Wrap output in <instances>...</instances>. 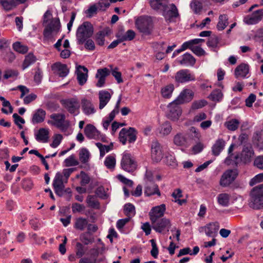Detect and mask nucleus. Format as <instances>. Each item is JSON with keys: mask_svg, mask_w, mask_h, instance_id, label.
I'll list each match as a JSON object with an SVG mask.
<instances>
[{"mask_svg": "<svg viewBox=\"0 0 263 263\" xmlns=\"http://www.w3.org/2000/svg\"><path fill=\"white\" fill-rule=\"evenodd\" d=\"M86 202L89 207L96 209L100 208V203L95 196L88 195L86 199Z\"/></svg>", "mask_w": 263, "mask_h": 263, "instance_id": "nucleus-42", "label": "nucleus"}, {"mask_svg": "<svg viewBox=\"0 0 263 263\" xmlns=\"http://www.w3.org/2000/svg\"><path fill=\"white\" fill-rule=\"evenodd\" d=\"M136 25L138 29L145 34L148 35L151 33L149 21L146 18H139L136 21Z\"/></svg>", "mask_w": 263, "mask_h": 263, "instance_id": "nucleus-18", "label": "nucleus"}, {"mask_svg": "<svg viewBox=\"0 0 263 263\" xmlns=\"http://www.w3.org/2000/svg\"><path fill=\"white\" fill-rule=\"evenodd\" d=\"M168 0H151L150 4L152 8L155 10L161 9L167 4Z\"/></svg>", "mask_w": 263, "mask_h": 263, "instance_id": "nucleus-39", "label": "nucleus"}, {"mask_svg": "<svg viewBox=\"0 0 263 263\" xmlns=\"http://www.w3.org/2000/svg\"><path fill=\"white\" fill-rule=\"evenodd\" d=\"M82 109L83 112L87 116L93 114L96 112L94 105L91 101L83 99L81 100Z\"/></svg>", "mask_w": 263, "mask_h": 263, "instance_id": "nucleus-26", "label": "nucleus"}, {"mask_svg": "<svg viewBox=\"0 0 263 263\" xmlns=\"http://www.w3.org/2000/svg\"><path fill=\"white\" fill-rule=\"evenodd\" d=\"M0 4L6 10H10L12 9L13 7L16 6L15 3L13 2V0L10 1H8V0H0Z\"/></svg>", "mask_w": 263, "mask_h": 263, "instance_id": "nucleus-55", "label": "nucleus"}, {"mask_svg": "<svg viewBox=\"0 0 263 263\" xmlns=\"http://www.w3.org/2000/svg\"><path fill=\"white\" fill-rule=\"evenodd\" d=\"M52 69L61 77H66L69 73V69L66 64L55 63L52 66Z\"/></svg>", "mask_w": 263, "mask_h": 263, "instance_id": "nucleus-25", "label": "nucleus"}, {"mask_svg": "<svg viewBox=\"0 0 263 263\" xmlns=\"http://www.w3.org/2000/svg\"><path fill=\"white\" fill-rule=\"evenodd\" d=\"M223 97V94L219 89L214 90L209 96V98L213 101L219 102L221 101Z\"/></svg>", "mask_w": 263, "mask_h": 263, "instance_id": "nucleus-47", "label": "nucleus"}, {"mask_svg": "<svg viewBox=\"0 0 263 263\" xmlns=\"http://www.w3.org/2000/svg\"><path fill=\"white\" fill-rule=\"evenodd\" d=\"M168 108L169 109L168 118L172 121H177L182 114V109L180 104L174 101L169 104Z\"/></svg>", "mask_w": 263, "mask_h": 263, "instance_id": "nucleus-11", "label": "nucleus"}, {"mask_svg": "<svg viewBox=\"0 0 263 263\" xmlns=\"http://www.w3.org/2000/svg\"><path fill=\"white\" fill-rule=\"evenodd\" d=\"M163 15L167 19L176 17L179 15L178 9L174 4L168 5L167 4L161 10Z\"/></svg>", "mask_w": 263, "mask_h": 263, "instance_id": "nucleus-16", "label": "nucleus"}, {"mask_svg": "<svg viewBox=\"0 0 263 263\" xmlns=\"http://www.w3.org/2000/svg\"><path fill=\"white\" fill-rule=\"evenodd\" d=\"M63 139V136L61 134H55L53 136V141L50 144V146L52 148L58 147L61 143Z\"/></svg>", "mask_w": 263, "mask_h": 263, "instance_id": "nucleus-56", "label": "nucleus"}, {"mask_svg": "<svg viewBox=\"0 0 263 263\" xmlns=\"http://www.w3.org/2000/svg\"><path fill=\"white\" fill-rule=\"evenodd\" d=\"M65 165L66 166H76L79 164V162L76 159L74 155H71L64 160Z\"/></svg>", "mask_w": 263, "mask_h": 263, "instance_id": "nucleus-53", "label": "nucleus"}, {"mask_svg": "<svg viewBox=\"0 0 263 263\" xmlns=\"http://www.w3.org/2000/svg\"><path fill=\"white\" fill-rule=\"evenodd\" d=\"M46 112L43 109H37L33 115L31 122L33 124H37L43 122L46 117Z\"/></svg>", "mask_w": 263, "mask_h": 263, "instance_id": "nucleus-30", "label": "nucleus"}, {"mask_svg": "<svg viewBox=\"0 0 263 263\" xmlns=\"http://www.w3.org/2000/svg\"><path fill=\"white\" fill-rule=\"evenodd\" d=\"M110 72L111 73V74L115 78L118 83L123 82V80L121 77V73L118 71V68L117 67H116L114 69H112Z\"/></svg>", "mask_w": 263, "mask_h": 263, "instance_id": "nucleus-59", "label": "nucleus"}, {"mask_svg": "<svg viewBox=\"0 0 263 263\" xmlns=\"http://www.w3.org/2000/svg\"><path fill=\"white\" fill-rule=\"evenodd\" d=\"M13 48L16 52L23 54L26 53L28 50V48L26 46L22 45L18 42H15L13 44Z\"/></svg>", "mask_w": 263, "mask_h": 263, "instance_id": "nucleus-52", "label": "nucleus"}, {"mask_svg": "<svg viewBox=\"0 0 263 263\" xmlns=\"http://www.w3.org/2000/svg\"><path fill=\"white\" fill-rule=\"evenodd\" d=\"M194 95V93L192 90L185 89L180 92L174 101L181 105L190 102L193 99Z\"/></svg>", "mask_w": 263, "mask_h": 263, "instance_id": "nucleus-12", "label": "nucleus"}, {"mask_svg": "<svg viewBox=\"0 0 263 263\" xmlns=\"http://www.w3.org/2000/svg\"><path fill=\"white\" fill-rule=\"evenodd\" d=\"M87 68L83 66L79 65L77 67V80L80 85H83L87 81L88 78Z\"/></svg>", "mask_w": 263, "mask_h": 263, "instance_id": "nucleus-22", "label": "nucleus"}, {"mask_svg": "<svg viewBox=\"0 0 263 263\" xmlns=\"http://www.w3.org/2000/svg\"><path fill=\"white\" fill-rule=\"evenodd\" d=\"M90 154L89 151L85 148H82L79 153V159L81 162L85 163L88 161Z\"/></svg>", "mask_w": 263, "mask_h": 263, "instance_id": "nucleus-50", "label": "nucleus"}, {"mask_svg": "<svg viewBox=\"0 0 263 263\" xmlns=\"http://www.w3.org/2000/svg\"><path fill=\"white\" fill-rule=\"evenodd\" d=\"M152 228L157 232L165 234L168 232L171 226V221L166 218L151 221Z\"/></svg>", "mask_w": 263, "mask_h": 263, "instance_id": "nucleus-5", "label": "nucleus"}, {"mask_svg": "<svg viewBox=\"0 0 263 263\" xmlns=\"http://www.w3.org/2000/svg\"><path fill=\"white\" fill-rule=\"evenodd\" d=\"M152 158L156 162H159L162 158V147L158 141H154L152 144Z\"/></svg>", "mask_w": 263, "mask_h": 263, "instance_id": "nucleus-13", "label": "nucleus"}, {"mask_svg": "<svg viewBox=\"0 0 263 263\" xmlns=\"http://www.w3.org/2000/svg\"><path fill=\"white\" fill-rule=\"evenodd\" d=\"M220 227L219 223L218 222H211L207 224L204 228L206 235L208 236H213L217 233Z\"/></svg>", "mask_w": 263, "mask_h": 263, "instance_id": "nucleus-28", "label": "nucleus"}, {"mask_svg": "<svg viewBox=\"0 0 263 263\" xmlns=\"http://www.w3.org/2000/svg\"><path fill=\"white\" fill-rule=\"evenodd\" d=\"M172 129L171 124L168 122H165L161 125L160 133L163 135H167L171 133Z\"/></svg>", "mask_w": 263, "mask_h": 263, "instance_id": "nucleus-54", "label": "nucleus"}, {"mask_svg": "<svg viewBox=\"0 0 263 263\" xmlns=\"http://www.w3.org/2000/svg\"><path fill=\"white\" fill-rule=\"evenodd\" d=\"M62 104L67 110L74 115L79 113L80 104L77 99L71 98L62 101Z\"/></svg>", "mask_w": 263, "mask_h": 263, "instance_id": "nucleus-10", "label": "nucleus"}, {"mask_svg": "<svg viewBox=\"0 0 263 263\" xmlns=\"http://www.w3.org/2000/svg\"><path fill=\"white\" fill-rule=\"evenodd\" d=\"M190 7L194 13H199L202 8V3L198 0H192Z\"/></svg>", "mask_w": 263, "mask_h": 263, "instance_id": "nucleus-51", "label": "nucleus"}, {"mask_svg": "<svg viewBox=\"0 0 263 263\" xmlns=\"http://www.w3.org/2000/svg\"><path fill=\"white\" fill-rule=\"evenodd\" d=\"M111 98V95L107 90H103L99 92L100 109H102L109 102Z\"/></svg>", "mask_w": 263, "mask_h": 263, "instance_id": "nucleus-24", "label": "nucleus"}, {"mask_svg": "<svg viewBox=\"0 0 263 263\" xmlns=\"http://www.w3.org/2000/svg\"><path fill=\"white\" fill-rule=\"evenodd\" d=\"M2 56L4 60L8 62L11 63L15 59V55L9 48L6 51H2Z\"/></svg>", "mask_w": 263, "mask_h": 263, "instance_id": "nucleus-48", "label": "nucleus"}, {"mask_svg": "<svg viewBox=\"0 0 263 263\" xmlns=\"http://www.w3.org/2000/svg\"><path fill=\"white\" fill-rule=\"evenodd\" d=\"M230 196L228 194L221 193L217 196L218 203L222 206H228L230 202Z\"/></svg>", "mask_w": 263, "mask_h": 263, "instance_id": "nucleus-36", "label": "nucleus"}, {"mask_svg": "<svg viewBox=\"0 0 263 263\" xmlns=\"http://www.w3.org/2000/svg\"><path fill=\"white\" fill-rule=\"evenodd\" d=\"M254 155V152L251 144L244 145L241 153L240 159L244 163H247L250 161L251 158Z\"/></svg>", "mask_w": 263, "mask_h": 263, "instance_id": "nucleus-20", "label": "nucleus"}, {"mask_svg": "<svg viewBox=\"0 0 263 263\" xmlns=\"http://www.w3.org/2000/svg\"><path fill=\"white\" fill-rule=\"evenodd\" d=\"M204 145L201 142H198L192 148V151L194 154H197L200 153L204 148Z\"/></svg>", "mask_w": 263, "mask_h": 263, "instance_id": "nucleus-63", "label": "nucleus"}, {"mask_svg": "<svg viewBox=\"0 0 263 263\" xmlns=\"http://www.w3.org/2000/svg\"><path fill=\"white\" fill-rule=\"evenodd\" d=\"M84 134L87 138L90 139H99L100 132L92 124H87L84 128Z\"/></svg>", "mask_w": 263, "mask_h": 263, "instance_id": "nucleus-21", "label": "nucleus"}, {"mask_svg": "<svg viewBox=\"0 0 263 263\" xmlns=\"http://www.w3.org/2000/svg\"><path fill=\"white\" fill-rule=\"evenodd\" d=\"M263 17V9L255 11L250 15H247L243 18V22L248 25L255 24L260 21Z\"/></svg>", "mask_w": 263, "mask_h": 263, "instance_id": "nucleus-15", "label": "nucleus"}, {"mask_svg": "<svg viewBox=\"0 0 263 263\" xmlns=\"http://www.w3.org/2000/svg\"><path fill=\"white\" fill-rule=\"evenodd\" d=\"M163 161L165 164L172 168L176 167L178 165L175 157L171 154L166 155Z\"/></svg>", "mask_w": 263, "mask_h": 263, "instance_id": "nucleus-43", "label": "nucleus"}, {"mask_svg": "<svg viewBox=\"0 0 263 263\" xmlns=\"http://www.w3.org/2000/svg\"><path fill=\"white\" fill-rule=\"evenodd\" d=\"M87 234V233H82L80 237L81 241L86 245L92 243L94 241V239L93 238L88 237Z\"/></svg>", "mask_w": 263, "mask_h": 263, "instance_id": "nucleus-58", "label": "nucleus"}, {"mask_svg": "<svg viewBox=\"0 0 263 263\" xmlns=\"http://www.w3.org/2000/svg\"><path fill=\"white\" fill-rule=\"evenodd\" d=\"M51 120L48 123L60 129L62 132H65L69 126V122L66 120L65 115L63 114L54 113L50 116Z\"/></svg>", "mask_w": 263, "mask_h": 263, "instance_id": "nucleus-3", "label": "nucleus"}, {"mask_svg": "<svg viewBox=\"0 0 263 263\" xmlns=\"http://www.w3.org/2000/svg\"><path fill=\"white\" fill-rule=\"evenodd\" d=\"M137 132L133 127H129L128 129L123 128L119 133V138L120 141L125 145L127 141L129 143L134 142L136 140Z\"/></svg>", "mask_w": 263, "mask_h": 263, "instance_id": "nucleus-7", "label": "nucleus"}, {"mask_svg": "<svg viewBox=\"0 0 263 263\" xmlns=\"http://www.w3.org/2000/svg\"><path fill=\"white\" fill-rule=\"evenodd\" d=\"M124 213L128 218L130 219L132 216L135 215V206L131 203H127L124 205Z\"/></svg>", "mask_w": 263, "mask_h": 263, "instance_id": "nucleus-49", "label": "nucleus"}, {"mask_svg": "<svg viewBox=\"0 0 263 263\" xmlns=\"http://www.w3.org/2000/svg\"><path fill=\"white\" fill-rule=\"evenodd\" d=\"M116 164L115 156L113 155H110L107 156L104 161L105 166L109 170H114Z\"/></svg>", "mask_w": 263, "mask_h": 263, "instance_id": "nucleus-38", "label": "nucleus"}, {"mask_svg": "<svg viewBox=\"0 0 263 263\" xmlns=\"http://www.w3.org/2000/svg\"><path fill=\"white\" fill-rule=\"evenodd\" d=\"M121 166L124 171L128 172H133L137 168V163L132 155L125 152L123 154L121 161Z\"/></svg>", "mask_w": 263, "mask_h": 263, "instance_id": "nucleus-6", "label": "nucleus"}, {"mask_svg": "<svg viewBox=\"0 0 263 263\" xmlns=\"http://www.w3.org/2000/svg\"><path fill=\"white\" fill-rule=\"evenodd\" d=\"M219 39L217 36L213 35L210 36L207 42V46L211 48L213 51H217V49L219 48Z\"/></svg>", "mask_w": 263, "mask_h": 263, "instance_id": "nucleus-34", "label": "nucleus"}, {"mask_svg": "<svg viewBox=\"0 0 263 263\" xmlns=\"http://www.w3.org/2000/svg\"><path fill=\"white\" fill-rule=\"evenodd\" d=\"M110 73V71L107 68H100L97 70L96 78L98 81L96 84L98 87L104 86L105 83L106 78Z\"/></svg>", "mask_w": 263, "mask_h": 263, "instance_id": "nucleus-14", "label": "nucleus"}, {"mask_svg": "<svg viewBox=\"0 0 263 263\" xmlns=\"http://www.w3.org/2000/svg\"><path fill=\"white\" fill-rule=\"evenodd\" d=\"M144 194L147 196H150L155 194L157 195L158 196L161 195L158 186L153 181H152L151 179H149V182H146L144 189Z\"/></svg>", "mask_w": 263, "mask_h": 263, "instance_id": "nucleus-19", "label": "nucleus"}, {"mask_svg": "<svg viewBox=\"0 0 263 263\" xmlns=\"http://www.w3.org/2000/svg\"><path fill=\"white\" fill-rule=\"evenodd\" d=\"M174 78L175 83L178 84L195 81L196 80L195 74L187 69L179 70L175 73Z\"/></svg>", "mask_w": 263, "mask_h": 263, "instance_id": "nucleus-4", "label": "nucleus"}, {"mask_svg": "<svg viewBox=\"0 0 263 263\" xmlns=\"http://www.w3.org/2000/svg\"><path fill=\"white\" fill-rule=\"evenodd\" d=\"M207 104V102L205 100H201L199 101H194L192 105V108L193 109H197L201 108L202 107L205 106Z\"/></svg>", "mask_w": 263, "mask_h": 263, "instance_id": "nucleus-62", "label": "nucleus"}, {"mask_svg": "<svg viewBox=\"0 0 263 263\" xmlns=\"http://www.w3.org/2000/svg\"><path fill=\"white\" fill-rule=\"evenodd\" d=\"M93 32V28L91 24L89 22H84L77 29L76 36L78 44H83L92 36Z\"/></svg>", "mask_w": 263, "mask_h": 263, "instance_id": "nucleus-2", "label": "nucleus"}, {"mask_svg": "<svg viewBox=\"0 0 263 263\" xmlns=\"http://www.w3.org/2000/svg\"><path fill=\"white\" fill-rule=\"evenodd\" d=\"M263 181V173L259 174L253 178L250 182V185L252 186L257 183Z\"/></svg>", "mask_w": 263, "mask_h": 263, "instance_id": "nucleus-64", "label": "nucleus"}, {"mask_svg": "<svg viewBox=\"0 0 263 263\" xmlns=\"http://www.w3.org/2000/svg\"><path fill=\"white\" fill-rule=\"evenodd\" d=\"M239 125V122L237 119H233L227 121L224 123V126L230 130L234 131L236 130Z\"/></svg>", "mask_w": 263, "mask_h": 263, "instance_id": "nucleus-44", "label": "nucleus"}, {"mask_svg": "<svg viewBox=\"0 0 263 263\" xmlns=\"http://www.w3.org/2000/svg\"><path fill=\"white\" fill-rule=\"evenodd\" d=\"M166 207L164 204L153 207L149 213L151 221L160 218L163 216Z\"/></svg>", "mask_w": 263, "mask_h": 263, "instance_id": "nucleus-17", "label": "nucleus"}, {"mask_svg": "<svg viewBox=\"0 0 263 263\" xmlns=\"http://www.w3.org/2000/svg\"><path fill=\"white\" fill-rule=\"evenodd\" d=\"M226 145L225 141L221 138L218 139L214 144L212 148V154L214 156H218L224 149Z\"/></svg>", "mask_w": 263, "mask_h": 263, "instance_id": "nucleus-31", "label": "nucleus"}, {"mask_svg": "<svg viewBox=\"0 0 263 263\" xmlns=\"http://www.w3.org/2000/svg\"><path fill=\"white\" fill-rule=\"evenodd\" d=\"M253 164L257 168L263 170V155L256 157L254 159Z\"/></svg>", "mask_w": 263, "mask_h": 263, "instance_id": "nucleus-60", "label": "nucleus"}, {"mask_svg": "<svg viewBox=\"0 0 263 263\" xmlns=\"http://www.w3.org/2000/svg\"><path fill=\"white\" fill-rule=\"evenodd\" d=\"M249 72V66L245 63L238 65L235 69V76L236 78H245Z\"/></svg>", "mask_w": 263, "mask_h": 263, "instance_id": "nucleus-29", "label": "nucleus"}, {"mask_svg": "<svg viewBox=\"0 0 263 263\" xmlns=\"http://www.w3.org/2000/svg\"><path fill=\"white\" fill-rule=\"evenodd\" d=\"M187 135L182 133L176 134L173 138V142L177 146H184L187 143Z\"/></svg>", "mask_w": 263, "mask_h": 263, "instance_id": "nucleus-27", "label": "nucleus"}, {"mask_svg": "<svg viewBox=\"0 0 263 263\" xmlns=\"http://www.w3.org/2000/svg\"><path fill=\"white\" fill-rule=\"evenodd\" d=\"M67 182L65 181L63 174L61 172L56 173L53 181V187L55 194L59 196H62L64 194L65 189V183Z\"/></svg>", "mask_w": 263, "mask_h": 263, "instance_id": "nucleus-8", "label": "nucleus"}, {"mask_svg": "<svg viewBox=\"0 0 263 263\" xmlns=\"http://www.w3.org/2000/svg\"><path fill=\"white\" fill-rule=\"evenodd\" d=\"M135 37V33L132 30H128L123 35L120 36L121 41H131Z\"/></svg>", "mask_w": 263, "mask_h": 263, "instance_id": "nucleus-57", "label": "nucleus"}, {"mask_svg": "<svg viewBox=\"0 0 263 263\" xmlns=\"http://www.w3.org/2000/svg\"><path fill=\"white\" fill-rule=\"evenodd\" d=\"M174 90L173 84H169L161 89V94L164 98H170Z\"/></svg>", "mask_w": 263, "mask_h": 263, "instance_id": "nucleus-41", "label": "nucleus"}, {"mask_svg": "<svg viewBox=\"0 0 263 263\" xmlns=\"http://www.w3.org/2000/svg\"><path fill=\"white\" fill-rule=\"evenodd\" d=\"M178 62L182 65L193 66L196 63V59L192 54L185 53L181 57V59L178 61Z\"/></svg>", "mask_w": 263, "mask_h": 263, "instance_id": "nucleus-32", "label": "nucleus"}, {"mask_svg": "<svg viewBox=\"0 0 263 263\" xmlns=\"http://www.w3.org/2000/svg\"><path fill=\"white\" fill-rule=\"evenodd\" d=\"M36 61V58L32 53H29L26 56L24 61L22 67L23 69H25L28 67L30 65L33 64Z\"/></svg>", "mask_w": 263, "mask_h": 263, "instance_id": "nucleus-46", "label": "nucleus"}, {"mask_svg": "<svg viewBox=\"0 0 263 263\" xmlns=\"http://www.w3.org/2000/svg\"><path fill=\"white\" fill-rule=\"evenodd\" d=\"M96 145L100 150V156L101 157H104L105 154L109 152L113 147V145L111 143L109 145H105L98 142L96 143Z\"/></svg>", "mask_w": 263, "mask_h": 263, "instance_id": "nucleus-40", "label": "nucleus"}, {"mask_svg": "<svg viewBox=\"0 0 263 263\" xmlns=\"http://www.w3.org/2000/svg\"><path fill=\"white\" fill-rule=\"evenodd\" d=\"M13 118H14L15 124L18 126L20 129H22L23 128V126L21 124L25 123L24 119L19 116L16 113L13 115Z\"/></svg>", "mask_w": 263, "mask_h": 263, "instance_id": "nucleus-61", "label": "nucleus"}, {"mask_svg": "<svg viewBox=\"0 0 263 263\" xmlns=\"http://www.w3.org/2000/svg\"><path fill=\"white\" fill-rule=\"evenodd\" d=\"M46 28L57 32L60 28V21L59 18H52Z\"/></svg>", "mask_w": 263, "mask_h": 263, "instance_id": "nucleus-45", "label": "nucleus"}, {"mask_svg": "<svg viewBox=\"0 0 263 263\" xmlns=\"http://www.w3.org/2000/svg\"><path fill=\"white\" fill-rule=\"evenodd\" d=\"M88 220L83 217H78L76 219L74 228L80 231H84L88 226Z\"/></svg>", "mask_w": 263, "mask_h": 263, "instance_id": "nucleus-33", "label": "nucleus"}, {"mask_svg": "<svg viewBox=\"0 0 263 263\" xmlns=\"http://www.w3.org/2000/svg\"><path fill=\"white\" fill-rule=\"evenodd\" d=\"M36 140L39 142L47 143L49 139V129L41 128L34 134Z\"/></svg>", "mask_w": 263, "mask_h": 263, "instance_id": "nucleus-23", "label": "nucleus"}, {"mask_svg": "<svg viewBox=\"0 0 263 263\" xmlns=\"http://www.w3.org/2000/svg\"><path fill=\"white\" fill-rule=\"evenodd\" d=\"M238 175L237 170H228L226 171L221 176L219 184L223 187H226L231 184Z\"/></svg>", "mask_w": 263, "mask_h": 263, "instance_id": "nucleus-9", "label": "nucleus"}, {"mask_svg": "<svg viewBox=\"0 0 263 263\" xmlns=\"http://www.w3.org/2000/svg\"><path fill=\"white\" fill-rule=\"evenodd\" d=\"M108 29H104L96 33L95 41L97 44L100 46H103L105 42V37L108 34Z\"/></svg>", "mask_w": 263, "mask_h": 263, "instance_id": "nucleus-35", "label": "nucleus"}, {"mask_svg": "<svg viewBox=\"0 0 263 263\" xmlns=\"http://www.w3.org/2000/svg\"><path fill=\"white\" fill-rule=\"evenodd\" d=\"M228 17L227 15H220L219 21L217 24V28L218 30H223L228 25Z\"/></svg>", "mask_w": 263, "mask_h": 263, "instance_id": "nucleus-37", "label": "nucleus"}, {"mask_svg": "<svg viewBox=\"0 0 263 263\" xmlns=\"http://www.w3.org/2000/svg\"><path fill=\"white\" fill-rule=\"evenodd\" d=\"M249 206L253 209H263V184H259L252 190Z\"/></svg>", "mask_w": 263, "mask_h": 263, "instance_id": "nucleus-1", "label": "nucleus"}]
</instances>
